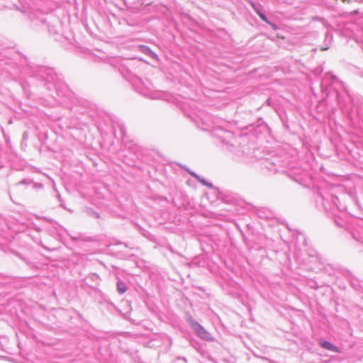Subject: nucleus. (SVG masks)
<instances>
[{"label":"nucleus","instance_id":"obj_3","mask_svg":"<svg viewBox=\"0 0 363 363\" xmlns=\"http://www.w3.org/2000/svg\"><path fill=\"white\" fill-rule=\"evenodd\" d=\"M117 290L120 294H124L126 291L127 288L123 282L118 281Z\"/></svg>","mask_w":363,"mask_h":363},{"label":"nucleus","instance_id":"obj_2","mask_svg":"<svg viewBox=\"0 0 363 363\" xmlns=\"http://www.w3.org/2000/svg\"><path fill=\"white\" fill-rule=\"evenodd\" d=\"M320 345L322 347H323L328 350L333 351L335 352H340L339 349L336 346H335L334 345H333L332 343H330L328 341L320 340Z\"/></svg>","mask_w":363,"mask_h":363},{"label":"nucleus","instance_id":"obj_4","mask_svg":"<svg viewBox=\"0 0 363 363\" xmlns=\"http://www.w3.org/2000/svg\"><path fill=\"white\" fill-rule=\"evenodd\" d=\"M256 12L259 15V18L265 21L266 23H267L268 24H271V23L267 20V17L262 13H261L258 10H256Z\"/></svg>","mask_w":363,"mask_h":363},{"label":"nucleus","instance_id":"obj_1","mask_svg":"<svg viewBox=\"0 0 363 363\" xmlns=\"http://www.w3.org/2000/svg\"><path fill=\"white\" fill-rule=\"evenodd\" d=\"M191 326L195 331V333L202 339L210 340L212 338L211 337L210 333L203 328L199 323H193Z\"/></svg>","mask_w":363,"mask_h":363},{"label":"nucleus","instance_id":"obj_6","mask_svg":"<svg viewBox=\"0 0 363 363\" xmlns=\"http://www.w3.org/2000/svg\"><path fill=\"white\" fill-rule=\"evenodd\" d=\"M343 3L347 1V0H341Z\"/></svg>","mask_w":363,"mask_h":363},{"label":"nucleus","instance_id":"obj_5","mask_svg":"<svg viewBox=\"0 0 363 363\" xmlns=\"http://www.w3.org/2000/svg\"><path fill=\"white\" fill-rule=\"evenodd\" d=\"M269 25L272 27V28L274 30H277V26L275 24H273V23H271V24H269Z\"/></svg>","mask_w":363,"mask_h":363}]
</instances>
